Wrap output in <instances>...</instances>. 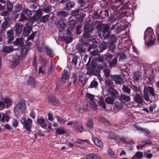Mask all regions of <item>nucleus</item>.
I'll return each mask as SVG.
<instances>
[{"label":"nucleus","instance_id":"nucleus-1","mask_svg":"<svg viewBox=\"0 0 159 159\" xmlns=\"http://www.w3.org/2000/svg\"><path fill=\"white\" fill-rule=\"evenodd\" d=\"M97 33L100 38L102 39L104 37V39L107 40L110 34V31H108L110 28L109 24H99L97 25Z\"/></svg>","mask_w":159,"mask_h":159},{"label":"nucleus","instance_id":"nucleus-2","mask_svg":"<svg viewBox=\"0 0 159 159\" xmlns=\"http://www.w3.org/2000/svg\"><path fill=\"white\" fill-rule=\"evenodd\" d=\"M26 108L25 101L21 99L18 101L14 109V113L16 116H20L25 111Z\"/></svg>","mask_w":159,"mask_h":159},{"label":"nucleus","instance_id":"nucleus-3","mask_svg":"<svg viewBox=\"0 0 159 159\" xmlns=\"http://www.w3.org/2000/svg\"><path fill=\"white\" fill-rule=\"evenodd\" d=\"M144 39L145 42H148V46H150L153 43L155 40V37L152 28H148L146 30L144 33Z\"/></svg>","mask_w":159,"mask_h":159},{"label":"nucleus","instance_id":"nucleus-4","mask_svg":"<svg viewBox=\"0 0 159 159\" xmlns=\"http://www.w3.org/2000/svg\"><path fill=\"white\" fill-rule=\"evenodd\" d=\"M111 78L117 84H121L123 83V80L119 75H111Z\"/></svg>","mask_w":159,"mask_h":159},{"label":"nucleus","instance_id":"nucleus-5","mask_svg":"<svg viewBox=\"0 0 159 159\" xmlns=\"http://www.w3.org/2000/svg\"><path fill=\"white\" fill-rule=\"evenodd\" d=\"M23 26L21 23L19 22L16 23L14 25V29L15 33L17 34H20L22 32Z\"/></svg>","mask_w":159,"mask_h":159},{"label":"nucleus","instance_id":"nucleus-6","mask_svg":"<svg viewBox=\"0 0 159 159\" xmlns=\"http://www.w3.org/2000/svg\"><path fill=\"white\" fill-rule=\"evenodd\" d=\"M28 51V49L26 48H23L21 51H18L16 54H18L20 56V58H22L26 57Z\"/></svg>","mask_w":159,"mask_h":159},{"label":"nucleus","instance_id":"nucleus-7","mask_svg":"<svg viewBox=\"0 0 159 159\" xmlns=\"http://www.w3.org/2000/svg\"><path fill=\"white\" fill-rule=\"evenodd\" d=\"M37 122L38 125L41 127L45 129L46 127L47 124L45 123L44 119L40 117L38 118L37 119Z\"/></svg>","mask_w":159,"mask_h":159},{"label":"nucleus","instance_id":"nucleus-8","mask_svg":"<svg viewBox=\"0 0 159 159\" xmlns=\"http://www.w3.org/2000/svg\"><path fill=\"white\" fill-rule=\"evenodd\" d=\"M21 122L24 125V127L32 126V120L30 119H28L27 120L22 118Z\"/></svg>","mask_w":159,"mask_h":159},{"label":"nucleus","instance_id":"nucleus-9","mask_svg":"<svg viewBox=\"0 0 159 159\" xmlns=\"http://www.w3.org/2000/svg\"><path fill=\"white\" fill-rule=\"evenodd\" d=\"M108 93L112 97L117 98L118 97V92L113 88L110 87L108 90Z\"/></svg>","mask_w":159,"mask_h":159},{"label":"nucleus","instance_id":"nucleus-10","mask_svg":"<svg viewBox=\"0 0 159 159\" xmlns=\"http://www.w3.org/2000/svg\"><path fill=\"white\" fill-rule=\"evenodd\" d=\"M119 99L121 102L125 103L130 101V97L126 95L121 94L120 97Z\"/></svg>","mask_w":159,"mask_h":159},{"label":"nucleus","instance_id":"nucleus-11","mask_svg":"<svg viewBox=\"0 0 159 159\" xmlns=\"http://www.w3.org/2000/svg\"><path fill=\"white\" fill-rule=\"evenodd\" d=\"M48 100V101L53 105L57 106H58L59 105V103L58 100L52 96H49Z\"/></svg>","mask_w":159,"mask_h":159},{"label":"nucleus","instance_id":"nucleus-12","mask_svg":"<svg viewBox=\"0 0 159 159\" xmlns=\"http://www.w3.org/2000/svg\"><path fill=\"white\" fill-rule=\"evenodd\" d=\"M7 38L9 42H11L14 38V31L11 29L8 31L7 32Z\"/></svg>","mask_w":159,"mask_h":159},{"label":"nucleus","instance_id":"nucleus-13","mask_svg":"<svg viewBox=\"0 0 159 159\" xmlns=\"http://www.w3.org/2000/svg\"><path fill=\"white\" fill-rule=\"evenodd\" d=\"M14 50L13 47L11 46H4L2 48V51L7 53L11 52Z\"/></svg>","mask_w":159,"mask_h":159},{"label":"nucleus","instance_id":"nucleus-14","mask_svg":"<svg viewBox=\"0 0 159 159\" xmlns=\"http://www.w3.org/2000/svg\"><path fill=\"white\" fill-rule=\"evenodd\" d=\"M85 26L84 27V31L86 32H92V30L94 29V27L93 25L89 24V22H85Z\"/></svg>","mask_w":159,"mask_h":159},{"label":"nucleus","instance_id":"nucleus-15","mask_svg":"<svg viewBox=\"0 0 159 159\" xmlns=\"http://www.w3.org/2000/svg\"><path fill=\"white\" fill-rule=\"evenodd\" d=\"M134 101L139 104H141L143 102V98L140 94L136 93L134 98Z\"/></svg>","mask_w":159,"mask_h":159},{"label":"nucleus","instance_id":"nucleus-16","mask_svg":"<svg viewBox=\"0 0 159 159\" xmlns=\"http://www.w3.org/2000/svg\"><path fill=\"white\" fill-rule=\"evenodd\" d=\"M66 21L65 19H60L58 21L59 27L62 29H65L66 26Z\"/></svg>","mask_w":159,"mask_h":159},{"label":"nucleus","instance_id":"nucleus-17","mask_svg":"<svg viewBox=\"0 0 159 159\" xmlns=\"http://www.w3.org/2000/svg\"><path fill=\"white\" fill-rule=\"evenodd\" d=\"M116 2L114 4L116 5V8H119L122 4H126L127 3L128 0H116Z\"/></svg>","mask_w":159,"mask_h":159},{"label":"nucleus","instance_id":"nucleus-18","mask_svg":"<svg viewBox=\"0 0 159 159\" xmlns=\"http://www.w3.org/2000/svg\"><path fill=\"white\" fill-rule=\"evenodd\" d=\"M144 89L146 90V91L147 92H149V93L151 95L154 97L155 96V93L152 87L150 86H148V87H145Z\"/></svg>","mask_w":159,"mask_h":159},{"label":"nucleus","instance_id":"nucleus-19","mask_svg":"<svg viewBox=\"0 0 159 159\" xmlns=\"http://www.w3.org/2000/svg\"><path fill=\"white\" fill-rule=\"evenodd\" d=\"M98 104L104 110L106 111L107 110L105 106V103L102 97H101L100 98L98 101Z\"/></svg>","mask_w":159,"mask_h":159},{"label":"nucleus","instance_id":"nucleus-20","mask_svg":"<svg viewBox=\"0 0 159 159\" xmlns=\"http://www.w3.org/2000/svg\"><path fill=\"white\" fill-rule=\"evenodd\" d=\"M93 141L94 143L98 147H101L103 146L102 143L98 138H94L93 139Z\"/></svg>","mask_w":159,"mask_h":159},{"label":"nucleus","instance_id":"nucleus-21","mask_svg":"<svg viewBox=\"0 0 159 159\" xmlns=\"http://www.w3.org/2000/svg\"><path fill=\"white\" fill-rule=\"evenodd\" d=\"M76 49L80 53L84 52L85 49L83 44H79L77 46Z\"/></svg>","mask_w":159,"mask_h":159},{"label":"nucleus","instance_id":"nucleus-22","mask_svg":"<svg viewBox=\"0 0 159 159\" xmlns=\"http://www.w3.org/2000/svg\"><path fill=\"white\" fill-rule=\"evenodd\" d=\"M56 14L61 18L66 17L68 15L67 12L64 11H59Z\"/></svg>","mask_w":159,"mask_h":159},{"label":"nucleus","instance_id":"nucleus-23","mask_svg":"<svg viewBox=\"0 0 159 159\" xmlns=\"http://www.w3.org/2000/svg\"><path fill=\"white\" fill-rule=\"evenodd\" d=\"M141 77V75L138 72H136L134 73L133 79L134 82L138 81Z\"/></svg>","mask_w":159,"mask_h":159},{"label":"nucleus","instance_id":"nucleus-24","mask_svg":"<svg viewBox=\"0 0 159 159\" xmlns=\"http://www.w3.org/2000/svg\"><path fill=\"white\" fill-rule=\"evenodd\" d=\"M22 4H17L14 6V11L16 13L19 12L22 10Z\"/></svg>","mask_w":159,"mask_h":159},{"label":"nucleus","instance_id":"nucleus-25","mask_svg":"<svg viewBox=\"0 0 159 159\" xmlns=\"http://www.w3.org/2000/svg\"><path fill=\"white\" fill-rule=\"evenodd\" d=\"M45 48L46 51L48 55L51 57H52L53 55L52 49L48 46H45Z\"/></svg>","mask_w":159,"mask_h":159},{"label":"nucleus","instance_id":"nucleus-26","mask_svg":"<svg viewBox=\"0 0 159 159\" xmlns=\"http://www.w3.org/2000/svg\"><path fill=\"white\" fill-rule=\"evenodd\" d=\"M4 104L6 105L7 108L11 106L12 103L11 99L8 98H4Z\"/></svg>","mask_w":159,"mask_h":159},{"label":"nucleus","instance_id":"nucleus-27","mask_svg":"<svg viewBox=\"0 0 159 159\" xmlns=\"http://www.w3.org/2000/svg\"><path fill=\"white\" fill-rule=\"evenodd\" d=\"M75 4V3L73 2L69 1L67 2L66 4V9L67 10L70 9L74 7Z\"/></svg>","mask_w":159,"mask_h":159},{"label":"nucleus","instance_id":"nucleus-28","mask_svg":"<svg viewBox=\"0 0 159 159\" xmlns=\"http://www.w3.org/2000/svg\"><path fill=\"white\" fill-rule=\"evenodd\" d=\"M113 97H112L109 96L106 98L105 99V101L106 103L108 104H113L114 103V100Z\"/></svg>","mask_w":159,"mask_h":159},{"label":"nucleus","instance_id":"nucleus-29","mask_svg":"<svg viewBox=\"0 0 159 159\" xmlns=\"http://www.w3.org/2000/svg\"><path fill=\"white\" fill-rule=\"evenodd\" d=\"M28 84L32 87H34L35 85V83L33 77H30L28 79Z\"/></svg>","mask_w":159,"mask_h":159},{"label":"nucleus","instance_id":"nucleus-30","mask_svg":"<svg viewBox=\"0 0 159 159\" xmlns=\"http://www.w3.org/2000/svg\"><path fill=\"white\" fill-rule=\"evenodd\" d=\"M122 90L124 93L128 94H129L130 93L131 89L127 85H123Z\"/></svg>","mask_w":159,"mask_h":159},{"label":"nucleus","instance_id":"nucleus-31","mask_svg":"<svg viewBox=\"0 0 159 159\" xmlns=\"http://www.w3.org/2000/svg\"><path fill=\"white\" fill-rule=\"evenodd\" d=\"M117 60L116 57H114L111 61L109 62V65L111 67H114L116 66Z\"/></svg>","mask_w":159,"mask_h":159},{"label":"nucleus","instance_id":"nucleus-32","mask_svg":"<svg viewBox=\"0 0 159 159\" xmlns=\"http://www.w3.org/2000/svg\"><path fill=\"white\" fill-rule=\"evenodd\" d=\"M82 11V10L80 9H77L74 11H72L71 12V14L72 16H77L81 13Z\"/></svg>","mask_w":159,"mask_h":159},{"label":"nucleus","instance_id":"nucleus-33","mask_svg":"<svg viewBox=\"0 0 159 159\" xmlns=\"http://www.w3.org/2000/svg\"><path fill=\"white\" fill-rule=\"evenodd\" d=\"M10 118V117L9 116L6 114H3L0 120L3 122H5L6 121L8 122Z\"/></svg>","mask_w":159,"mask_h":159},{"label":"nucleus","instance_id":"nucleus-34","mask_svg":"<svg viewBox=\"0 0 159 159\" xmlns=\"http://www.w3.org/2000/svg\"><path fill=\"white\" fill-rule=\"evenodd\" d=\"M108 137L111 139H113L117 141H119L120 139V138L119 137L114 135L113 132H111L109 134Z\"/></svg>","mask_w":159,"mask_h":159},{"label":"nucleus","instance_id":"nucleus-35","mask_svg":"<svg viewBox=\"0 0 159 159\" xmlns=\"http://www.w3.org/2000/svg\"><path fill=\"white\" fill-rule=\"evenodd\" d=\"M93 120L91 118L89 119L87 122V127L90 130L93 129Z\"/></svg>","mask_w":159,"mask_h":159},{"label":"nucleus","instance_id":"nucleus-36","mask_svg":"<svg viewBox=\"0 0 159 159\" xmlns=\"http://www.w3.org/2000/svg\"><path fill=\"white\" fill-rule=\"evenodd\" d=\"M31 29L29 28H26L24 29L23 35L25 36H28L31 32Z\"/></svg>","mask_w":159,"mask_h":159},{"label":"nucleus","instance_id":"nucleus-37","mask_svg":"<svg viewBox=\"0 0 159 159\" xmlns=\"http://www.w3.org/2000/svg\"><path fill=\"white\" fill-rule=\"evenodd\" d=\"M30 21H29L27 23V24H29V23H30V22H31V23H30V24L31 25H32L33 22H31V21H37L38 20L39 18H38V17L36 15H34L33 16H32L30 18Z\"/></svg>","mask_w":159,"mask_h":159},{"label":"nucleus","instance_id":"nucleus-38","mask_svg":"<svg viewBox=\"0 0 159 159\" xmlns=\"http://www.w3.org/2000/svg\"><path fill=\"white\" fill-rule=\"evenodd\" d=\"M50 15H47L43 16L40 19V21L41 22L45 23L47 21Z\"/></svg>","mask_w":159,"mask_h":159},{"label":"nucleus","instance_id":"nucleus-39","mask_svg":"<svg viewBox=\"0 0 159 159\" xmlns=\"http://www.w3.org/2000/svg\"><path fill=\"white\" fill-rule=\"evenodd\" d=\"M56 132L60 134H64L65 133V129L62 128H58L56 129Z\"/></svg>","mask_w":159,"mask_h":159},{"label":"nucleus","instance_id":"nucleus-40","mask_svg":"<svg viewBox=\"0 0 159 159\" xmlns=\"http://www.w3.org/2000/svg\"><path fill=\"white\" fill-rule=\"evenodd\" d=\"M9 26V23L7 21H5L2 24V30H5Z\"/></svg>","mask_w":159,"mask_h":159},{"label":"nucleus","instance_id":"nucleus-41","mask_svg":"<svg viewBox=\"0 0 159 159\" xmlns=\"http://www.w3.org/2000/svg\"><path fill=\"white\" fill-rule=\"evenodd\" d=\"M129 87L135 92H139L140 91V87H137L136 86L131 84L129 86Z\"/></svg>","mask_w":159,"mask_h":159},{"label":"nucleus","instance_id":"nucleus-42","mask_svg":"<svg viewBox=\"0 0 159 159\" xmlns=\"http://www.w3.org/2000/svg\"><path fill=\"white\" fill-rule=\"evenodd\" d=\"M15 43L16 44L20 46H22L23 45V41L22 39H16Z\"/></svg>","mask_w":159,"mask_h":159},{"label":"nucleus","instance_id":"nucleus-43","mask_svg":"<svg viewBox=\"0 0 159 159\" xmlns=\"http://www.w3.org/2000/svg\"><path fill=\"white\" fill-rule=\"evenodd\" d=\"M78 58V56L76 55H74L73 57L71 63L74 66H76L77 62V60Z\"/></svg>","mask_w":159,"mask_h":159},{"label":"nucleus","instance_id":"nucleus-44","mask_svg":"<svg viewBox=\"0 0 159 159\" xmlns=\"http://www.w3.org/2000/svg\"><path fill=\"white\" fill-rule=\"evenodd\" d=\"M115 105L116 108L117 110H120L123 107L122 103L119 102L116 103Z\"/></svg>","mask_w":159,"mask_h":159},{"label":"nucleus","instance_id":"nucleus-45","mask_svg":"<svg viewBox=\"0 0 159 159\" xmlns=\"http://www.w3.org/2000/svg\"><path fill=\"white\" fill-rule=\"evenodd\" d=\"M7 9L9 11H11L12 10L13 6L12 3L8 2L7 3Z\"/></svg>","mask_w":159,"mask_h":159},{"label":"nucleus","instance_id":"nucleus-46","mask_svg":"<svg viewBox=\"0 0 159 159\" xmlns=\"http://www.w3.org/2000/svg\"><path fill=\"white\" fill-rule=\"evenodd\" d=\"M69 76L67 70H64L62 74L61 77L65 79H67Z\"/></svg>","mask_w":159,"mask_h":159},{"label":"nucleus","instance_id":"nucleus-47","mask_svg":"<svg viewBox=\"0 0 159 159\" xmlns=\"http://www.w3.org/2000/svg\"><path fill=\"white\" fill-rule=\"evenodd\" d=\"M43 10L41 9H39L36 11V15L39 19L43 15Z\"/></svg>","mask_w":159,"mask_h":159},{"label":"nucleus","instance_id":"nucleus-48","mask_svg":"<svg viewBox=\"0 0 159 159\" xmlns=\"http://www.w3.org/2000/svg\"><path fill=\"white\" fill-rule=\"evenodd\" d=\"M37 112V110L36 109L32 110L30 113V116L33 119H34L35 117L36 113Z\"/></svg>","mask_w":159,"mask_h":159},{"label":"nucleus","instance_id":"nucleus-49","mask_svg":"<svg viewBox=\"0 0 159 159\" xmlns=\"http://www.w3.org/2000/svg\"><path fill=\"white\" fill-rule=\"evenodd\" d=\"M92 33V32L84 31V33L83 34V37L85 38H90L91 37V35Z\"/></svg>","mask_w":159,"mask_h":159},{"label":"nucleus","instance_id":"nucleus-50","mask_svg":"<svg viewBox=\"0 0 159 159\" xmlns=\"http://www.w3.org/2000/svg\"><path fill=\"white\" fill-rule=\"evenodd\" d=\"M143 97L146 101H148L149 99L148 93L146 91V90L143 89Z\"/></svg>","mask_w":159,"mask_h":159},{"label":"nucleus","instance_id":"nucleus-51","mask_svg":"<svg viewBox=\"0 0 159 159\" xmlns=\"http://www.w3.org/2000/svg\"><path fill=\"white\" fill-rule=\"evenodd\" d=\"M48 62V60L47 59L45 58H42V61L41 62V66L43 67H45L47 64Z\"/></svg>","mask_w":159,"mask_h":159},{"label":"nucleus","instance_id":"nucleus-52","mask_svg":"<svg viewBox=\"0 0 159 159\" xmlns=\"http://www.w3.org/2000/svg\"><path fill=\"white\" fill-rule=\"evenodd\" d=\"M23 12L28 16H30L32 14V11H31L25 8L23 9Z\"/></svg>","mask_w":159,"mask_h":159},{"label":"nucleus","instance_id":"nucleus-53","mask_svg":"<svg viewBox=\"0 0 159 159\" xmlns=\"http://www.w3.org/2000/svg\"><path fill=\"white\" fill-rule=\"evenodd\" d=\"M109 40L111 42L115 43L116 42L117 39L116 36L112 34L111 35L109 38Z\"/></svg>","mask_w":159,"mask_h":159},{"label":"nucleus","instance_id":"nucleus-54","mask_svg":"<svg viewBox=\"0 0 159 159\" xmlns=\"http://www.w3.org/2000/svg\"><path fill=\"white\" fill-rule=\"evenodd\" d=\"M134 155L138 159H141L143 156L142 152L139 151L137 152Z\"/></svg>","mask_w":159,"mask_h":159},{"label":"nucleus","instance_id":"nucleus-55","mask_svg":"<svg viewBox=\"0 0 159 159\" xmlns=\"http://www.w3.org/2000/svg\"><path fill=\"white\" fill-rule=\"evenodd\" d=\"M18 123V121L16 119H13L11 122V124L12 126L15 128L17 127Z\"/></svg>","mask_w":159,"mask_h":159},{"label":"nucleus","instance_id":"nucleus-56","mask_svg":"<svg viewBox=\"0 0 159 159\" xmlns=\"http://www.w3.org/2000/svg\"><path fill=\"white\" fill-rule=\"evenodd\" d=\"M56 118L57 122L60 124H63L66 121L65 119L61 118L58 116H57Z\"/></svg>","mask_w":159,"mask_h":159},{"label":"nucleus","instance_id":"nucleus-57","mask_svg":"<svg viewBox=\"0 0 159 159\" xmlns=\"http://www.w3.org/2000/svg\"><path fill=\"white\" fill-rule=\"evenodd\" d=\"M98 119L99 121L102 122H107V124L108 125H110V123L108 121H107L105 118L104 117H100Z\"/></svg>","mask_w":159,"mask_h":159},{"label":"nucleus","instance_id":"nucleus-58","mask_svg":"<svg viewBox=\"0 0 159 159\" xmlns=\"http://www.w3.org/2000/svg\"><path fill=\"white\" fill-rule=\"evenodd\" d=\"M105 85L107 86L110 87L113 84V83L109 80H107L105 81Z\"/></svg>","mask_w":159,"mask_h":159},{"label":"nucleus","instance_id":"nucleus-59","mask_svg":"<svg viewBox=\"0 0 159 159\" xmlns=\"http://www.w3.org/2000/svg\"><path fill=\"white\" fill-rule=\"evenodd\" d=\"M98 85V83L97 82L93 81L91 82L90 85V87L91 88H96Z\"/></svg>","mask_w":159,"mask_h":159},{"label":"nucleus","instance_id":"nucleus-60","mask_svg":"<svg viewBox=\"0 0 159 159\" xmlns=\"http://www.w3.org/2000/svg\"><path fill=\"white\" fill-rule=\"evenodd\" d=\"M107 47V43L103 42L100 45V48L102 50H105L106 49Z\"/></svg>","mask_w":159,"mask_h":159},{"label":"nucleus","instance_id":"nucleus-61","mask_svg":"<svg viewBox=\"0 0 159 159\" xmlns=\"http://www.w3.org/2000/svg\"><path fill=\"white\" fill-rule=\"evenodd\" d=\"M115 43L110 42L109 48L111 50L113 51L115 49L116 45L115 44Z\"/></svg>","mask_w":159,"mask_h":159},{"label":"nucleus","instance_id":"nucleus-62","mask_svg":"<svg viewBox=\"0 0 159 159\" xmlns=\"http://www.w3.org/2000/svg\"><path fill=\"white\" fill-rule=\"evenodd\" d=\"M51 7H47L46 8H43V11L47 13H49L51 11Z\"/></svg>","mask_w":159,"mask_h":159},{"label":"nucleus","instance_id":"nucleus-63","mask_svg":"<svg viewBox=\"0 0 159 159\" xmlns=\"http://www.w3.org/2000/svg\"><path fill=\"white\" fill-rule=\"evenodd\" d=\"M105 75L107 77L110 76V70L108 69H105L103 70Z\"/></svg>","mask_w":159,"mask_h":159},{"label":"nucleus","instance_id":"nucleus-64","mask_svg":"<svg viewBox=\"0 0 159 159\" xmlns=\"http://www.w3.org/2000/svg\"><path fill=\"white\" fill-rule=\"evenodd\" d=\"M76 130L80 132L81 133L83 132V126L81 125H78L77 126L76 128Z\"/></svg>","mask_w":159,"mask_h":159}]
</instances>
